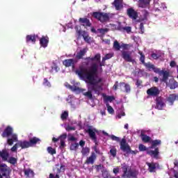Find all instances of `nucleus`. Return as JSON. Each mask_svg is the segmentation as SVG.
Returning a JSON list of instances; mask_svg holds the SVG:
<instances>
[{
	"instance_id": "1",
	"label": "nucleus",
	"mask_w": 178,
	"mask_h": 178,
	"mask_svg": "<svg viewBox=\"0 0 178 178\" xmlns=\"http://www.w3.org/2000/svg\"><path fill=\"white\" fill-rule=\"evenodd\" d=\"M90 65L91 66L89 70L83 66H80L79 69L76 71V74H78L81 80H89V83L92 84V81H98L95 80V76L98 73V64L91 62Z\"/></svg>"
},
{
	"instance_id": "2",
	"label": "nucleus",
	"mask_w": 178,
	"mask_h": 178,
	"mask_svg": "<svg viewBox=\"0 0 178 178\" xmlns=\"http://www.w3.org/2000/svg\"><path fill=\"white\" fill-rule=\"evenodd\" d=\"M86 83H88V92H83V95L87 97L89 99H92V91H94L95 94L97 95H99L101 94V91H102V86L99 85V83H102V79L99 78L97 81H92V83H90V80L83 79Z\"/></svg>"
},
{
	"instance_id": "3",
	"label": "nucleus",
	"mask_w": 178,
	"mask_h": 178,
	"mask_svg": "<svg viewBox=\"0 0 178 178\" xmlns=\"http://www.w3.org/2000/svg\"><path fill=\"white\" fill-rule=\"evenodd\" d=\"M102 134H104V136L109 137L113 141L120 143V148L121 150H122L123 152H126V154H130V152H131V147H130V145H129V143H127V140H126V138H122L120 140V138L115 135H109V134H108L105 131H102Z\"/></svg>"
},
{
	"instance_id": "4",
	"label": "nucleus",
	"mask_w": 178,
	"mask_h": 178,
	"mask_svg": "<svg viewBox=\"0 0 178 178\" xmlns=\"http://www.w3.org/2000/svg\"><path fill=\"white\" fill-rule=\"evenodd\" d=\"M3 138H7V144L10 146L13 145V143L19 141L17 134H13V128L7 126L1 134Z\"/></svg>"
},
{
	"instance_id": "5",
	"label": "nucleus",
	"mask_w": 178,
	"mask_h": 178,
	"mask_svg": "<svg viewBox=\"0 0 178 178\" xmlns=\"http://www.w3.org/2000/svg\"><path fill=\"white\" fill-rule=\"evenodd\" d=\"M121 166V169L122 170V178H137V176H138V171L132 170L126 163L122 164Z\"/></svg>"
},
{
	"instance_id": "6",
	"label": "nucleus",
	"mask_w": 178,
	"mask_h": 178,
	"mask_svg": "<svg viewBox=\"0 0 178 178\" xmlns=\"http://www.w3.org/2000/svg\"><path fill=\"white\" fill-rule=\"evenodd\" d=\"M84 61L83 63V66H90V63L91 62H99V66L100 68L101 72H102V66H105V60L104 61V58H102V60L101 63V54H97L95 55L94 57H86L84 58Z\"/></svg>"
},
{
	"instance_id": "7",
	"label": "nucleus",
	"mask_w": 178,
	"mask_h": 178,
	"mask_svg": "<svg viewBox=\"0 0 178 178\" xmlns=\"http://www.w3.org/2000/svg\"><path fill=\"white\" fill-rule=\"evenodd\" d=\"M92 16L100 23H108L111 19L109 13L102 12H93Z\"/></svg>"
},
{
	"instance_id": "8",
	"label": "nucleus",
	"mask_w": 178,
	"mask_h": 178,
	"mask_svg": "<svg viewBox=\"0 0 178 178\" xmlns=\"http://www.w3.org/2000/svg\"><path fill=\"white\" fill-rule=\"evenodd\" d=\"M74 29L76 34L78 35V38H81V37H83L85 42L90 44V41H91V37H90V35H88V32L79 29V26L77 25L75 26Z\"/></svg>"
},
{
	"instance_id": "9",
	"label": "nucleus",
	"mask_w": 178,
	"mask_h": 178,
	"mask_svg": "<svg viewBox=\"0 0 178 178\" xmlns=\"http://www.w3.org/2000/svg\"><path fill=\"white\" fill-rule=\"evenodd\" d=\"M10 173L12 170L6 164L0 165V175L5 178H10Z\"/></svg>"
},
{
	"instance_id": "10",
	"label": "nucleus",
	"mask_w": 178,
	"mask_h": 178,
	"mask_svg": "<svg viewBox=\"0 0 178 178\" xmlns=\"http://www.w3.org/2000/svg\"><path fill=\"white\" fill-rule=\"evenodd\" d=\"M155 109H158L159 111H162L165 106H166V104H165V99L161 96H157L155 99Z\"/></svg>"
},
{
	"instance_id": "11",
	"label": "nucleus",
	"mask_w": 178,
	"mask_h": 178,
	"mask_svg": "<svg viewBox=\"0 0 178 178\" xmlns=\"http://www.w3.org/2000/svg\"><path fill=\"white\" fill-rule=\"evenodd\" d=\"M121 56L125 62H131V63H134L136 60L133 58L131 56V52L129 51H121Z\"/></svg>"
},
{
	"instance_id": "12",
	"label": "nucleus",
	"mask_w": 178,
	"mask_h": 178,
	"mask_svg": "<svg viewBox=\"0 0 178 178\" xmlns=\"http://www.w3.org/2000/svg\"><path fill=\"white\" fill-rule=\"evenodd\" d=\"M41 140L35 136L31 138L29 141L26 140V148H30V147H34L37 144H40Z\"/></svg>"
},
{
	"instance_id": "13",
	"label": "nucleus",
	"mask_w": 178,
	"mask_h": 178,
	"mask_svg": "<svg viewBox=\"0 0 178 178\" xmlns=\"http://www.w3.org/2000/svg\"><path fill=\"white\" fill-rule=\"evenodd\" d=\"M127 15L129 16V19L132 20H137L138 17V13L133 8H129L127 10Z\"/></svg>"
},
{
	"instance_id": "14",
	"label": "nucleus",
	"mask_w": 178,
	"mask_h": 178,
	"mask_svg": "<svg viewBox=\"0 0 178 178\" xmlns=\"http://www.w3.org/2000/svg\"><path fill=\"white\" fill-rule=\"evenodd\" d=\"M147 94L149 97H158L161 94V91L157 87H152L147 90Z\"/></svg>"
},
{
	"instance_id": "15",
	"label": "nucleus",
	"mask_w": 178,
	"mask_h": 178,
	"mask_svg": "<svg viewBox=\"0 0 178 178\" xmlns=\"http://www.w3.org/2000/svg\"><path fill=\"white\" fill-rule=\"evenodd\" d=\"M88 133L90 138L93 141L95 144V145H98V138H97V135L95 134V131L91 129L88 128V130L86 131Z\"/></svg>"
},
{
	"instance_id": "16",
	"label": "nucleus",
	"mask_w": 178,
	"mask_h": 178,
	"mask_svg": "<svg viewBox=\"0 0 178 178\" xmlns=\"http://www.w3.org/2000/svg\"><path fill=\"white\" fill-rule=\"evenodd\" d=\"M159 76H163V79L161 81L163 83H168V80H169V76H170V74L168 71L165 70H161V69L159 70V72H157Z\"/></svg>"
},
{
	"instance_id": "17",
	"label": "nucleus",
	"mask_w": 178,
	"mask_h": 178,
	"mask_svg": "<svg viewBox=\"0 0 178 178\" xmlns=\"http://www.w3.org/2000/svg\"><path fill=\"white\" fill-rule=\"evenodd\" d=\"M97 160V154L95 152H92L89 157H88L85 161L87 165H94L95 161Z\"/></svg>"
},
{
	"instance_id": "18",
	"label": "nucleus",
	"mask_w": 178,
	"mask_h": 178,
	"mask_svg": "<svg viewBox=\"0 0 178 178\" xmlns=\"http://www.w3.org/2000/svg\"><path fill=\"white\" fill-rule=\"evenodd\" d=\"M74 63L76 61L73 58L65 59L63 61V65L65 66V67H72L74 69Z\"/></svg>"
},
{
	"instance_id": "19",
	"label": "nucleus",
	"mask_w": 178,
	"mask_h": 178,
	"mask_svg": "<svg viewBox=\"0 0 178 178\" xmlns=\"http://www.w3.org/2000/svg\"><path fill=\"white\" fill-rule=\"evenodd\" d=\"M112 5L115 7V10H122L123 9V1L122 0H114Z\"/></svg>"
},
{
	"instance_id": "20",
	"label": "nucleus",
	"mask_w": 178,
	"mask_h": 178,
	"mask_svg": "<svg viewBox=\"0 0 178 178\" xmlns=\"http://www.w3.org/2000/svg\"><path fill=\"white\" fill-rule=\"evenodd\" d=\"M87 51H88V48H83L81 49L79 51L76 53V58L78 60H80V59H83V57L86 56V54H87Z\"/></svg>"
},
{
	"instance_id": "21",
	"label": "nucleus",
	"mask_w": 178,
	"mask_h": 178,
	"mask_svg": "<svg viewBox=\"0 0 178 178\" xmlns=\"http://www.w3.org/2000/svg\"><path fill=\"white\" fill-rule=\"evenodd\" d=\"M79 22L83 26V27H85V29L86 27H91V22L87 17L79 18Z\"/></svg>"
},
{
	"instance_id": "22",
	"label": "nucleus",
	"mask_w": 178,
	"mask_h": 178,
	"mask_svg": "<svg viewBox=\"0 0 178 178\" xmlns=\"http://www.w3.org/2000/svg\"><path fill=\"white\" fill-rule=\"evenodd\" d=\"M0 158H1L2 161L4 162L8 161V159L9 158V152H8V149H3L0 151Z\"/></svg>"
},
{
	"instance_id": "23",
	"label": "nucleus",
	"mask_w": 178,
	"mask_h": 178,
	"mask_svg": "<svg viewBox=\"0 0 178 178\" xmlns=\"http://www.w3.org/2000/svg\"><path fill=\"white\" fill-rule=\"evenodd\" d=\"M65 165H61L60 168H57V174L55 175L54 174L50 173L49 175V178H60L59 173H60L61 172H65Z\"/></svg>"
},
{
	"instance_id": "24",
	"label": "nucleus",
	"mask_w": 178,
	"mask_h": 178,
	"mask_svg": "<svg viewBox=\"0 0 178 178\" xmlns=\"http://www.w3.org/2000/svg\"><path fill=\"white\" fill-rule=\"evenodd\" d=\"M147 154L153 158H157L159 156V147H155L154 150H147Z\"/></svg>"
},
{
	"instance_id": "25",
	"label": "nucleus",
	"mask_w": 178,
	"mask_h": 178,
	"mask_svg": "<svg viewBox=\"0 0 178 178\" xmlns=\"http://www.w3.org/2000/svg\"><path fill=\"white\" fill-rule=\"evenodd\" d=\"M49 42V38L48 36H42L40 40V44L43 48H47L48 47V43Z\"/></svg>"
},
{
	"instance_id": "26",
	"label": "nucleus",
	"mask_w": 178,
	"mask_h": 178,
	"mask_svg": "<svg viewBox=\"0 0 178 178\" xmlns=\"http://www.w3.org/2000/svg\"><path fill=\"white\" fill-rule=\"evenodd\" d=\"M146 165H147L148 166V170L149 172H150V173H154V172H155V170H156V167L159 166V164L156 163H146Z\"/></svg>"
},
{
	"instance_id": "27",
	"label": "nucleus",
	"mask_w": 178,
	"mask_h": 178,
	"mask_svg": "<svg viewBox=\"0 0 178 178\" xmlns=\"http://www.w3.org/2000/svg\"><path fill=\"white\" fill-rule=\"evenodd\" d=\"M37 38H38V35H26V42H33V44H35V41H37Z\"/></svg>"
},
{
	"instance_id": "28",
	"label": "nucleus",
	"mask_w": 178,
	"mask_h": 178,
	"mask_svg": "<svg viewBox=\"0 0 178 178\" xmlns=\"http://www.w3.org/2000/svg\"><path fill=\"white\" fill-rule=\"evenodd\" d=\"M168 87H170V90H175L178 87V83L175 79H170Z\"/></svg>"
},
{
	"instance_id": "29",
	"label": "nucleus",
	"mask_w": 178,
	"mask_h": 178,
	"mask_svg": "<svg viewBox=\"0 0 178 178\" xmlns=\"http://www.w3.org/2000/svg\"><path fill=\"white\" fill-rule=\"evenodd\" d=\"M151 0H138L139 8H147L149 5Z\"/></svg>"
},
{
	"instance_id": "30",
	"label": "nucleus",
	"mask_w": 178,
	"mask_h": 178,
	"mask_svg": "<svg viewBox=\"0 0 178 178\" xmlns=\"http://www.w3.org/2000/svg\"><path fill=\"white\" fill-rule=\"evenodd\" d=\"M119 87L122 88V87H124L125 88V92H130L131 91V88L130 87V85L129 83H126L124 82L120 83Z\"/></svg>"
},
{
	"instance_id": "31",
	"label": "nucleus",
	"mask_w": 178,
	"mask_h": 178,
	"mask_svg": "<svg viewBox=\"0 0 178 178\" xmlns=\"http://www.w3.org/2000/svg\"><path fill=\"white\" fill-rule=\"evenodd\" d=\"M24 173L26 177H34V171L30 168L24 169Z\"/></svg>"
},
{
	"instance_id": "32",
	"label": "nucleus",
	"mask_w": 178,
	"mask_h": 178,
	"mask_svg": "<svg viewBox=\"0 0 178 178\" xmlns=\"http://www.w3.org/2000/svg\"><path fill=\"white\" fill-rule=\"evenodd\" d=\"M151 144L152 145L150 148L154 149V148H156L158 145H161V144H162V141L159 139H156V140H152Z\"/></svg>"
},
{
	"instance_id": "33",
	"label": "nucleus",
	"mask_w": 178,
	"mask_h": 178,
	"mask_svg": "<svg viewBox=\"0 0 178 178\" xmlns=\"http://www.w3.org/2000/svg\"><path fill=\"white\" fill-rule=\"evenodd\" d=\"M140 138L142 141H143V143H150L151 142V137H149L147 135L144 134L143 133L140 134Z\"/></svg>"
},
{
	"instance_id": "34",
	"label": "nucleus",
	"mask_w": 178,
	"mask_h": 178,
	"mask_svg": "<svg viewBox=\"0 0 178 178\" xmlns=\"http://www.w3.org/2000/svg\"><path fill=\"white\" fill-rule=\"evenodd\" d=\"M15 145L17 148H19V147H21L22 149H25L26 148H27L26 140H24V141L19 140L17 143H15Z\"/></svg>"
},
{
	"instance_id": "35",
	"label": "nucleus",
	"mask_w": 178,
	"mask_h": 178,
	"mask_svg": "<svg viewBox=\"0 0 178 178\" xmlns=\"http://www.w3.org/2000/svg\"><path fill=\"white\" fill-rule=\"evenodd\" d=\"M145 66H146V67H147V69H152V70L154 72V73L159 72V68H157L156 67H155L154 65L145 63Z\"/></svg>"
},
{
	"instance_id": "36",
	"label": "nucleus",
	"mask_w": 178,
	"mask_h": 178,
	"mask_svg": "<svg viewBox=\"0 0 178 178\" xmlns=\"http://www.w3.org/2000/svg\"><path fill=\"white\" fill-rule=\"evenodd\" d=\"M177 95L175 94H171L168 97L167 100L171 104V105H173L175 103V101H176Z\"/></svg>"
},
{
	"instance_id": "37",
	"label": "nucleus",
	"mask_w": 178,
	"mask_h": 178,
	"mask_svg": "<svg viewBox=\"0 0 178 178\" xmlns=\"http://www.w3.org/2000/svg\"><path fill=\"white\" fill-rule=\"evenodd\" d=\"M79 148V143H71L70 149V151H77V149Z\"/></svg>"
},
{
	"instance_id": "38",
	"label": "nucleus",
	"mask_w": 178,
	"mask_h": 178,
	"mask_svg": "<svg viewBox=\"0 0 178 178\" xmlns=\"http://www.w3.org/2000/svg\"><path fill=\"white\" fill-rule=\"evenodd\" d=\"M113 48L114 49H115V51H120V48H122V46H120V44H119V42H118V40L114 41Z\"/></svg>"
},
{
	"instance_id": "39",
	"label": "nucleus",
	"mask_w": 178,
	"mask_h": 178,
	"mask_svg": "<svg viewBox=\"0 0 178 178\" xmlns=\"http://www.w3.org/2000/svg\"><path fill=\"white\" fill-rule=\"evenodd\" d=\"M8 163H10L11 165H16L17 163V159L15 157H10L8 160H7Z\"/></svg>"
},
{
	"instance_id": "40",
	"label": "nucleus",
	"mask_w": 178,
	"mask_h": 178,
	"mask_svg": "<svg viewBox=\"0 0 178 178\" xmlns=\"http://www.w3.org/2000/svg\"><path fill=\"white\" fill-rule=\"evenodd\" d=\"M83 156H86L88 154H90V149L88 147H83L81 150Z\"/></svg>"
},
{
	"instance_id": "41",
	"label": "nucleus",
	"mask_w": 178,
	"mask_h": 178,
	"mask_svg": "<svg viewBox=\"0 0 178 178\" xmlns=\"http://www.w3.org/2000/svg\"><path fill=\"white\" fill-rule=\"evenodd\" d=\"M115 98L114 97V96H105L104 97V101H106V102H113V101H115Z\"/></svg>"
},
{
	"instance_id": "42",
	"label": "nucleus",
	"mask_w": 178,
	"mask_h": 178,
	"mask_svg": "<svg viewBox=\"0 0 178 178\" xmlns=\"http://www.w3.org/2000/svg\"><path fill=\"white\" fill-rule=\"evenodd\" d=\"M47 152L51 155H55V154H56V150L54 149L52 147H48Z\"/></svg>"
},
{
	"instance_id": "43",
	"label": "nucleus",
	"mask_w": 178,
	"mask_h": 178,
	"mask_svg": "<svg viewBox=\"0 0 178 178\" xmlns=\"http://www.w3.org/2000/svg\"><path fill=\"white\" fill-rule=\"evenodd\" d=\"M110 154L112 156L113 158H115L117 154H118V150L116 148H112L110 149Z\"/></svg>"
},
{
	"instance_id": "44",
	"label": "nucleus",
	"mask_w": 178,
	"mask_h": 178,
	"mask_svg": "<svg viewBox=\"0 0 178 178\" xmlns=\"http://www.w3.org/2000/svg\"><path fill=\"white\" fill-rule=\"evenodd\" d=\"M106 106L108 113H110L111 115H113V113H115V110H113V108L109 104H106Z\"/></svg>"
},
{
	"instance_id": "45",
	"label": "nucleus",
	"mask_w": 178,
	"mask_h": 178,
	"mask_svg": "<svg viewBox=\"0 0 178 178\" xmlns=\"http://www.w3.org/2000/svg\"><path fill=\"white\" fill-rule=\"evenodd\" d=\"M97 31H99V33H100V34H102V35H105V33H108V31H109V29L108 28L99 29H97Z\"/></svg>"
},
{
	"instance_id": "46",
	"label": "nucleus",
	"mask_w": 178,
	"mask_h": 178,
	"mask_svg": "<svg viewBox=\"0 0 178 178\" xmlns=\"http://www.w3.org/2000/svg\"><path fill=\"white\" fill-rule=\"evenodd\" d=\"M139 54L140 55V60L143 64L145 65V56L143 52L139 51Z\"/></svg>"
},
{
	"instance_id": "47",
	"label": "nucleus",
	"mask_w": 178,
	"mask_h": 178,
	"mask_svg": "<svg viewBox=\"0 0 178 178\" xmlns=\"http://www.w3.org/2000/svg\"><path fill=\"white\" fill-rule=\"evenodd\" d=\"M67 88H70V90H72V91H79L80 90V88L76 86H72V85H67Z\"/></svg>"
},
{
	"instance_id": "48",
	"label": "nucleus",
	"mask_w": 178,
	"mask_h": 178,
	"mask_svg": "<svg viewBox=\"0 0 178 178\" xmlns=\"http://www.w3.org/2000/svg\"><path fill=\"white\" fill-rule=\"evenodd\" d=\"M102 176L104 178H109V172H108V170H103L102 171Z\"/></svg>"
},
{
	"instance_id": "49",
	"label": "nucleus",
	"mask_w": 178,
	"mask_h": 178,
	"mask_svg": "<svg viewBox=\"0 0 178 178\" xmlns=\"http://www.w3.org/2000/svg\"><path fill=\"white\" fill-rule=\"evenodd\" d=\"M43 86H44V87H51V83L48 81V79L47 78H44L43 79V83H42Z\"/></svg>"
},
{
	"instance_id": "50",
	"label": "nucleus",
	"mask_w": 178,
	"mask_h": 178,
	"mask_svg": "<svg viewBox=\"0 0 178 178\" xmlns=\"http://www.w3.org/2000/svg\"><path fill=\"white\" fill-rule=\"evenodd\" d=\"M60 141H65V140H66V138H67V134L65 133V134H63L62 135H60L59 137H58Z\"/></svg>"
},
{
	"instance_id": "51",
	"label": "nucleus",
	"mask_w": 178,
	"mask_h": 178,
	"mask_svg": "<svg viewBox=\"0 0 178 178\" xmlns=\"http://www.w3.org/2000/svg\"><path fill=\"white\" fill-rule=\"evenodd\" d=\"M67 116H69V113H67V111H64L61 114V119H62V120H65L67 119Z\"/></svg>"
},
{
	"instance_id": "52",
	"label": "nucleus",
	"mask_w": 178,
	"mask_h": 178,
	"mask_svg": "<svg viewBox=\"0 0 178 178\" xmlns=\"http://www.w3.org/2000/svg\"><path fill=\"white\" fill-rule=\"evenodd\" d=\"M113 57V54H107L105 55L104 57H103V61L108 60V59H111V58Z\"/></svg>"
},
{
	"instance_id": "53",
	"label": "nucleus",
	"mask_w": 178,
	"mask_h": 178,
	"mask_svg": "<svg viewBox=\"0 0 178 178\" xmlns=\"http://www.w3.org/2000/svg\"><path fill=\"white\" fill-rule=\"evenodd\" d=\"M95 168L96 169V172H99V170H102V169H104V165L102 164L99 165H95Z\"/></svg>"
},
{
	"instance_id": "54",
	"label": "nucleus",
	"mask_w": 178,
	"mask_h": 178,
	"mask_svg": "<svg viewBox=\"0 0 178 178\" xmlns=\"http://www.w3.org/2000/svg\"><path fill=\"white\" fill-rule=\"evenodd\" d=\"M131 47V45H130L129 44L123 43L122 44H121V48H123V49H126V50L130 49Z\"/></svg>"
},
{
	"instance_id": "55",
	"label": "nucleus",
	"mask_w": 178,
	"mask_h": 178,
	"mask_svg": "<svg viewBox=\"0 0 178 178\" xmlns=\"http://www.w3.org/2000/svg\"><path fill=\"white\" fill-rule=\"evenodd\" d=\"M66 131H72L76 130V127H71L70 125L65 127Z\"/></svg>"
},
{
	"instance_id": "56",
	"label": "nucleus",
	"mask_w": 178,
	"mask_h": 178,
	"mask_svg": "<svg viewBox=\"0 0 178 178\" xmlns=\"http://www.w3.org/2000/svg\"><path fill=\"white\" fill-rule=\"evenodd\" d=\"M139 151H147V147L143 144L139 145Z\"/></svg>"
},
{
	"instance_id": "57",
	"label": "nucleus",
	"mask_w": 178,
	"mask_h": 178,
	"mask_svg": "<svg viewBox=\"0 0 178 178\" xmlns=\"http://www.w3.org/2000/svg\"><path fill=\"white\" fill-rule=\"evenodd\" d=\"M123 30H125L127 33H131V26H125L123 28Z\"/></svg>"
},
{
	"instance_id": "58",
	"label": "nucleus",
	"mask_w": 178,
	"mask_h": 178,
	"mask_svg": "<svg viewBox=\"0 0 178 178\" xmlns=\"http://www.w3.org/2000/svg\"><path fill=\"white\" fill-rule=\"evenodd\" d=\"M143 84V81H140L138 79L136 80V86L139 88V87H141Z\"/></svg>"
},
{
	"instance_id": "59",
	"label": "nucleus",
	"mask_w": 178,
	"mask_h": 178,
	"mask_svg": "<svg viewBox=\"0 0 178 178\" xmlns=\"http://www.w3.org/2000/svg\"><path fill=\"white\" fill-rule=\"evenodd\" d=\"M148 16H149V13H148L147 10H145L143 14L144 20H147V17H148Z\"/></svg>"
},
{
	"instance_id": "60",
	"label": "nucleus",
	"mask_w": 178,
	"mask_h": 178,
	"mask_svg": "<svg viewBox=\"0 0 178 178\" xmlns=\"http://www.w3.org/2000/svg\"><path fill=\"white\" fill-rule=\"evenodd\" d=\"M68 141H77V138L74 136H71L68 137Z\"/></svg>"
},
{
	"instance_id": "61",
	"label": "nucleus",
	"mask_w": 178,
	"mask_h": 178,
	"mask_svg": "<svg viewBox=\"0 0 178 178\" xmlns=\"http://www.w3.org/2000/svg\"><path fill=\"white\" fill-rule=\"evenodd\" d=\"M120 169L119 168V167H116L115 168H113V172L114 173V175H118V173H119Z\"/></svg>"
},
{
	"instance_id": "62",
	"label": "nucleus",
	"mask_w": 178,
	"mask_h": 178,
	"mask_svg": "<svg viewBox=\"0 0 178 178\" xmlns=\"http://www.w3.org/2000/svg\"><path fill=\"white\" fill-rule=\"evenodd\" d=\"M79 145H80V147H81V148H84V145H86V141H84L83 140H80Z\"/></svg>"
},
{
	"instance_id": "63",
	"label": "nucleus",
	"mask_w": 178,
	"mask_h": 178,
	"mask_svg": "<svg viewBox=\"0 0 178 178\" xmlns=\"http://www.w3.org/2000/svg\"><path fill=\"white\" fill-rule=\"evenodd\" d=\"M60 142V148H65L66 147V143L65 140H61Z\"/></svg>"
},
{
	"instance_id": "64",
	"label": "nucleus",
	"mask_w": 178,
	"mask_h": 178,
	"mask_svg": "<svg viewBox=\"0 0 178 178\" xmlns=\"http://www.w3.org/2000/svg\"><path fill=\"white\" fill-rule=\"evenodd\" d=\"M151 56H152V58H153V59H159L160 56H158V54L153 53V54H152Z\"/></svg>"
}]
</instances>
